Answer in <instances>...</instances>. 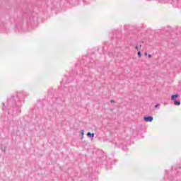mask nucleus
Returning a JSON list of instances; mask_svg holds the SVG:
<instances>
[{
    "instance_id": "1",
    "label": "nucleus",
    "mask_w": 181,
    "mask_h": 181,
    "mask_svg": "<svg viewBox=\"0 0 181 181\" xmlns=\"http://www.w3.org/2000/svg\"><path fill=\"white\" fill-rule=\"evenodd\" d=\"M179 97V94L173 95L171 96L172 101H174L175 105H179L180 104V100H177L176 98Z\"/></svg>"
},
{
    "instance_id": "2",
    "label": "nucleus",
    "mask_w": 181,
    "mask_h": 181,
    "mask_svg": "<svg viewBox=\"0 0 181 181\" xmlns=\"http://www.w3.org/2000/svg\"><path fill=\"white\" fill-rule=\"evenodd\" d=\"M144 121L145 122H152V121H153V117H152V116H144Z\"/></svg>"
},
{
    "instance_id": "3",
    "label": "nucleus",
    "mask_w": 181,
    "mask_h": 181,
    "mask_svg": "<svg viewBox=\"0 0 181 181\" xmlns=\"http://www.w3.org/2000/svg\"><path fill=\"white\" fill-rule=\"evenodd\" d=\"M87 136H88V138H94V133H90V132H88L87 133Z\"/></svg>"
},
{
    "instance_id": "4",
    "label": "nucleus",
    "mask_w": 181,
    "mask_h": 181,
    "mask_svg": "<svg viewBox=\"0 0 181 181\" xmlns=\"http://www.w3.org/2000/svg\"><path fill=\"white\" fill-rule=\"evenodd\" d=\"M84 138V130H81V139H83Z\"/></svg>"
},
{
    "instance_id": "5",
    "label": "nucleus",
    "mask_w": 181,
    "mask_h": 181,
    "mask_svg": "<svg viewBox=\"0 0 181 181\" xmlns=\"http://www.w3.org/2000/svg\"><path fill=\"white\" fill-rule=\"evenodd\" d=\"M137 54H138L139 59H141L142 54H141L140 51L137 52Z\"/></svg>"
},
{
    "instance_id": "6",
    "label": "nucleus",
    "mask_w": 181,
    "mask_h": 181,
    "mask_svg": "<svg viewBox=\"0 0 181 181\" xmlns=\"http://www.w3.org/2000/svg\"><path fill=\"white\" fill-rule=\"evenodd\" d=\"M158 107H160V104H157L154 106L155 108H159Z\"/></svg>"
},
{
    "instance_id": "7",
    "label": "nucleus",
    "mask_w": 181,
    "mask_h": 181,
    "mask_svg": "<svg viewBox=\"0 0 181 181\" xmlns=\"http://www.w3.org/2000/svg\"><path fill=\"white\" fill-rule=\"evenodd\" d=\"M110 103H112V104H115V100H110Z\"/></svg>"
},
{
    "instance_id": "8",
    "label": "nucleus",
    "mask_w": 181,
    "mask_h": 181,
    "mask_svg": "<svg viewBox=\"0 0 181 181\" xmlns=\"http://www.w3.org/2000/svg\"><path fill=\"white\" fill-rule=\"evenodd\" d=\"M148 59H152V55L151 54H148Z\"/></svg>"
},
{
    "instance_id": "9",
    "label": "nucleus",
    "mask_w": 181,
    "mask_h": 181,
    "mask_svg": "<svg viewBox=\"0 0 181 181\" xmlns=\"http://www.w3.org/2000/svg\"><path fill=\"white\" fill-rule=\"evenodd\" d=\"M135 49L136 50H139V48L138 47V46H136Z\"/></svg>"
},
{
    "instance_id": "10",
    "label": "nucleus",
    "mask_w": 181,
    "mask_h": 181,
    "mask_svg": "<svg viewBox=\"0 0 181 181\" xmlns=\"http://www.w3.org/2000/svg\"><path fill=\"white\" fill-rule=\"evenodd\" d=\"M144 56H148V53L147 52H144Z\"/></svg>"
},
{
    "instance_id": "11",
    "label": "nucleus",
    "mask_w": 181,
    "mask_h": 181,
    "mask_svg": "<svg viewBox=\"0 0 181 181\" xmlns=\"http://www.w3.org/2000/svg\"><path fill=\"white\" fill-rule=\"evenodd\" d=\"M3 105H5V103H3Z\"/></svg>"
}]
</instances>
